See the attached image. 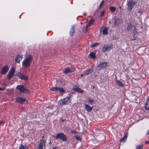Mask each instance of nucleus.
Here are the masks:
<instances>
[{"instance_id":"obj_47","label":"nucleus","mask_w":149,"mask_h":149,"mask_svg":"<svg viewBox=\"0 0 149 149\" xmlns=\"http://www.w3.org/2000/svg\"><path fill=\"white\" fill-rule=\"evenodd\" d=\"M83 75H84V74H83H83H81V77H82Z\"/></svg>"},{"instance_id":"obj_20","label":"nucleus","mask_w":149,"mask_h":149,"mask_svg":"<svg viewBox=\"0 0 149 149\" xmlns=\"http://www.w3.org/2000/svg\"><path fill=\"white\" fill-rule=\"evenodd\" d=\"M116 83L120 86L123 87L124 86L123 84L120 81L117 80Z\"/></svg>"},{"instance_id":"obj_38","label":"nucleus","mask_w":149,"mask_h":149,"mask_svg":"<svg viewBox=\"0 0 149 149\" xmlns=\"http://www.w3.org/2000/svg\"><path fill=\"white\" fill-rule=\"evenodd\" d=\"M128 134V133H126L125 135L124 136V137H123L125 139H127V135Z\"/></svg>"},{"instance_id":"obj_16","label":"nucleus","mask_w":149,"mask_h":149,"mask_svg":"<svg viewBox=\"0 0 149 149\" xmlns=\"http://www.w3.org/2000/svg\"><path fill=\"white\" fill-rule=\"evenodd\" d=\"M22 58L23 57L22 55H18L15 57V61L18 62L19 63H20V62L22 60Z\"/></svg>"},{"instance_id":"obj_25","label":"nucleus","mask_w":149,"mask_h":149,"mask_svg":"<svg viewBox=\"0 0 149 149\" xmlns=\"http://www.w3.org/2000/svg\"><path fill=\"white\" fill-rule=\"evenodd\" d=\"M145 107L146 110L149 109V100L146 101Z\"/></svg>"},{"instance_id":"obj_5","label":"nucleus","mask_w":149,"mask_h":149,"mask_svg":"<svg viewBox=\"0 0 149 149\" xmlns=\"http://www.w3.org/2000/svg\"><path fill=\"white\" fill-rule=\"evenodd\" d=\"M135 4V3L133 0H130L127 2V8L129 11L130 12L132 11Z\"/></svg>"},{"instance_id":"obj_13","label":"nucleus","mask_w":149,"mask_h":149,"mask_svg":"<svg viewBox=\"0 0 149 149\" xmlns=\"http://www.w3.org/2000/svg\"><path fill=\"white\" fill-rule=\"evenodd\" d=\"M9 69V67L7 65L4 66L2 68L1 70V72L2 74H6L8 72Z\"/></svg>"},{"instance_id":"obj_2","label":"nucleus","mask_w":149,"mask_h":149,"mask_svg":"<svg viewBox=\"0 0 149 149\" xmlns=\"http://www.w3.org/2000/svg\"><path fill=\"white\" fill-rule=\"evenodd\" d=\"M71 99L70 97H66L61 99L58 101V104L60 105H65L70 102Z\"/></svg>"},{"instance_id":"obj_31","label":"nucleus","mask_w":149,"mask_h":149,"mask_svg":"<svg viewBox=\"0 0 149 149\" xmlns=\"http://www.w3.org/2000/svg\"><path fill=\"white\" fill-rule=\"evenodd\" d=\"M75 138L77 140H81V138L79 136L76 135L75 136Z\"/></svg>"},{"instance_id":"obj_34","label":"nucleus","mask_w":149,"mask_h":149,"mask_svg":"<svg viewBox=\"0 0 149 149\" xmlns=\"http://www.w3.org/2000/svg\"><path fill=\"white\" fill-rule=\"evenodd\" d=\"M104 0H103V1H102L101 3L99 6L100 8L102 7V6H103L104 3Z\"/></svg>"},{"instance_id":"obj_26","label":"nucleus","mask_w":149,"mask_h":149,"mask_svg":"<svg viewBox=\"0 0 149 149\" xmlns=\"http://www.w3.org/2000/svg\"><path fill=\"white\" fill-rule=\"evenodd\" d=\"M58 91H59L60 93H62L64 92V90L62 88L58 87Z\"/></svg>"},{"instance_id":"obj_10","label":"nucleus","mask_w":149,"mask_h":149,"mask_svg":"<svg viewBox=\"0 0 149 149\" xmlns=\"http://www.w3.org/2000/svg\"><path fill=\"white\" fill-rule=\"evenodd\" d=\"M15 72V70L13 68H12L9 71L8 74V79H10L13 78Z\"/></svg>"},{"instance_id":"obj_37","label":"nucleus","mask_w":149,"mask_h":149,"mask_svg":"<svg viewBox=\"0 0 149 149\" xmlns=\"http://www.w3.org/2000/svg\"><path fill=\"white\" fill-rule=\"evenodd\" d=\"M91 26V25L89 23L87 24V25H86V27H85V29H86V30H87V28L89 27L90 26Z\"/></svg>"},{"instance_id":"obj_46","label":"nucleus","mask_w":149,"mask_h":149,"mask_svg":"<svg viewBox=\"0 0 149 149\" xmlns=\"http://www.w3.org/2000/svg\"><path fill=\"white\" fill-rule=\"evenodd\" d=\"M3 123V121L0 120V124L2 123Z\"/></svg>"},{"instance_id":"obj_43","label":"nucleus","mask_w":149,"mask_h":149,"mask_svg":"<svg viewBox=\"0 0 149 149\" xmlns=\"http://www.w3.org/2000/svg\"><path fill=\"white\" fill-rule=\"evenodd\" d=\"M146 134L147 135H149V130L147 131Z\"/></svg>"},{"instance_id":"obj_12","label":"nucleus","mask_w":149,"mask_h":149,"mask_svg":"<svg viewBox=\"0 0 149 149\" xmlns=\"http://www.w3.org/2000/svg\"><path fill=\"white\" fill-rule=\"evenodd\" d=\"M94 70L92 68L88 69L86 70L83 72L84 75H88L91 74L93 71Z\"/></svg>"},{"instance_id":"obj_35","label":"nucleus","mask_w":149,"mask_h":149,"mask_svg":"<svg viewBox=\"0 0 149 149\" xmlns=\"http://www.w3.org/2000/svg\"><path fill=\"white\" fill-rule=\"evenodd\" d=\"M100 44L99 43H95L94 44H93L91 45V47H95V46H97V45H99Z\"/></svg>"},{"instance_id":"obj_14","label":"nucleus","mask_w":149,"mask_h":149,"mask_svg":"<svg viewBox=\"0 0 149 149\" xmlns=\"http://www.w3.org/2000/svg\"><path fill=\"white\" fill-rule=\"evenodd\" d=\"M74 91H76L79 93H82L83 91L79 87H78L76 86H75L73 88Z\"/></svg>"},{"instance_id":"obj_29","label":"nucleus","mask_w":149,"mask_h":149,"mask_svg":"<svg viewBox=\"0 0 149 149\" xmlns=\"http://www.w3.org/2000/svg\"><path fill=\"white\" fill-rule=\"evenodd\" d=\"M94 102V100H90V99L88 100V103H90L91 104V105H93Z\"/></svg>"},{"instance_id":"obj_36","label":"nucleus","mask_w":149,"mask_h":149,"mask_svg":"<svg viewBox=\"0 0 149 149\" xmlns=\"http://www.w3.org/2000/svg\"><path fill=\"white\" fill-rule=\"evenodd\" d=\"M119 21V19H116L115 21V23L114 24L116 25H117L118 24V22Z\"/></svg>"},{"instance_id":"obj_19","label":"nucleus","mask_w":149,"mask_h":149,"mask_svg":"<svg viewBox=\"0 0 149 149\" xmlns=\"http://www.w3.org/2000/svg\"><path fill=\"white\" fill-rule=\"evenodd\" d=\"M133 27V25L131 23H130L128 24L127 30L128 31H130L132 29Z\"/></svg>"},{"instance_id":"obj_4","label":"nucleus","mask_w":149,"mask_h":149,"mask_svg":"<svg viewBox=\"0 0 149 149\" xmlns=\"http://www.w3.org/2000/svg\"><path fill=\"white\" fill-rule=\"evenodd\" d=\"M108 64L109 63L107 62H102L98 65V69L100 70L104 69L107 67Z\"/></svg>"},{"instance_id":"obj_33","label":"nucleus","mask_w":149,"mask_h":149,"mask_svg":"<svg viewBox=\"0 0 149 149\" xmlns=\"http://www.w3.org/2000/svg\"><path fill=\"white\" fill-rule=\"evenodd\" d=\"M143 147V146L142 145H138L136 146V149H142V147Z\"/></svg>"},{"instance_id":"obj_1","label":"nucleus","mask_w":149,"mask_h":149,"mask_svg":"<svg viewBox=\"0 0 149 149\" xmlns=\"http://www.w3.org/2000/svg\"><path fill=\"white\" fill-rule=\"evenodd\" d=\"M32 61V57L31 55L26 58L22 62V66L24 68L29 67Z\"/></svg>"},{"instance_id":"obj_3","label":"nucleus","mask_w":149,"mask_h":149,"mask_svg":"<svg viewBox=\"0 0 149 149\" xmlns=\"http://www.w3.org/2000/svg\"><path fill=\"white\" fill-rule=\"evenodd\" d=\"M55 138L56 139H60L64 141H66L67 140V137L63 133H59L56 135Z\"/></svg>"},{"instance_id":"obj_8","label":"nucleus","mask_w":149,"mask_h":149,"mask_svg":"<svg viewBox=\"0 0 149 149\" xmlns=\"http://www.w3.org/2000/svg\"><path fill=\"white\" fill-rule=\"evenodd\" d=\"M112 48V45H109L108 44H107L104 45L102 51L103 52L105 53L106 51H109Z\"/></svg>"},{"instance_id":"obj_6","label":"nucleus","mask_w":149,"mask_h":149,"mask_svg":"<svg viewBox=\"0 0 149 149\" xmlns=\"http://www.w3.org/2000/svg\"><path fill=\"white\" fill-rule=\"evenodd\" d=\"M16 88L21 92L27 93L29 92V91L25 89L24 87L22 85H18Z\"/></svg>"},{"instance_id":"obj_21","label":"nucleus","mask_w":149,"mask_h":149,"mask_svg":"<svg viewBox=\"0 0 149 149\" xmlns=\"http://www.w3.org/2000/svg\"><path fill=\"white\" fill-rule=\"evenodd\" d=\"M89 56L90 57L92 58H96V56L95 55V53L92 52L90 53Z\"/></svg>"},{"instance_id":"obj_27","label":"nucleus","mask_w":149,"mask_h":149,"mask_svg":"<svg viewBox=\"0 0 149 149\" xmlns=\"http://www.w3.org/2000/svg\"><path fill=\"white\" fill-rule=\"evenodd\" d=\"M58 87H55L52 88H50V90L52 91H58Z\"/></svg>"},{"instance_id":"obj_39","label":"nucleus","mask_w":149,"mask_h":149,"mask_svg":"<svg viewBox=\"0 0 149 149\" xmlns=\"http://www.w3.org/2000/svg\"><path fill=\"white\" fill-rule=\"evenodd\" d=\"M125 139L123 138L120 139V141L121 142H125Z\"/></svg>"},{"instance_id":"obj_45","label":"nucleus","mask_w":149,"mask_h":149,"mask_svg":"<svg viewBox=\"0 0 149 149\" xmlns=\"http://www.w3.org/2000/svg\"><path fill=\"white\" fill-rule=\"evenodd\" d=\"M18 72H17L16 73V75H17L18 76L19 75V74H18Z\"/></svg>"},{"instance_id":"obj_30","label":"nucleus","mask_w":149,"mask_h":149,"mask_svg":"<svg viewBox=\"0 0 149 149\" xmlns=\"http://www.w3.org/2000/svg\"><path fill=\"white\" fill-rule=\"evenodd\" d=\"M105 13V10H103L101 13L100 15V17H102L104 16V15Z\"/></svg>"},{"instance_id":"obj_44","label":"nucleus","mask_w":149,"mask_h":149,"mask_svg":"<svg viewBox=\"0 0 149 149\" xmlns=\"http://www.w3.org/2000/svg\"><path fill=\"white\" fill-rule=\"evenodd\" d=\"M5 90V89L4 88H0V90H1V91H3Z\"/></svg>"},{"instance_id":"obj_40","label":"nucleus","mask_w":149,"mask_h":149,"mask_svg":"<svg viewBox=\"0 0 149 149\" xmlns=\"http://www.w3.org/2000/svg\"><path fill=\"white\" fill-rule=\"evenodd\" d=\"M71 133H75V134L76 133V132L74 130H72L71 131Z\"/></svg>"},{"instance_id":"obj_22","label":"nucleus","mask_w":149,"mask_h":149,"mask_svg":"<svg viewBox=\"0 0 149 149\" xmlns=\"http://www.w3.org/2000/svg\"><path fill=\"white\" fill-rule=\"evenodd\" d=\"M108 28L107 27H105L103 30V34L104 35H107L108 34Z\"/></svg>"},{"instance_id":"obj_15","label":"nucleus","mask_w":149,"mask_h":149,"mask_svg":"<svg viewBox=\"0 0 149 149\" xmlns=\"http://www.w3.org/2000/svg\"><path fill=\"white\" fill-rule=\"evenodd\" d=\"M18 74H19V75L18 76V77H19L21 79L26 80L28 79V77L24 75L23 74H21L19 72H18Z\"/></svg>"},{"instance_id":"obj_48","label":"nucleus","mask_w":149,"mask_h":149,"mask_svg":"<svg viewBox=\"0 0 149 149\" xmlns=\"http://www.w3.org/2000/svg\"><path fill=\"white\" fill-rule=\"evenodd\" d=\"M140 49H139L138 50H140Z\"/></svg>"},{"instance_id":"obj_17","label":"nucleus","mask_w":149,"mask_h":149,"mask_svg":"<svg viewBox=\"0 0 149 149\" xmlns=\"http://www.w3.org/2000/svg\"><path fill=\"white\" fill-rule=\"evenodd\" d=\"M85 109L88 112H89L91 111L92 110L93 107H90L89 105L87 104H85Z\"/></svg>"},{"instance_id":"obj_42","label":"nucleus","mask_w":149,"mask_h":149,"mask_svg":"<svg viewBox=\"0 0 149 149\" xmlns=\"http://www.w3.org/2000/svg\"><path fill=\"white\" fill-rule=\"evenodd\" d=\"M145 142L146 143V144H148V143H149V141H145Z\"/></svg>"},{"instance_id":"obj_41","label":"nucleus","mask_w":149,"mask_h":149,"mask_svg":"<svg viewBox=\"0 0 149 149\" xmlns=\"http://www.w3.org/2000/svg\"><path fill=\"white\" fill-rule=\"evenodd\" d=\"M52 149H58L57 147H54Z\"/></svg>"},{"instance_id":"obj_32","label":"nucleus","mask_w":149,"mask_h":149,"mask_svg":"<svg viewBox=\"0 0 149 149\" xmlns=\"http://www.w3.org/2000/svg\"><path fill=\"white\" fill-rule=\"evenodd\" d=\"M94 22V20L93 19H91L90 20L89 23L91 25L93 24Z\"/></svg>"},{"instance_id":"obj_24","label":"nucleus","mask_w":149,"mask_h":149,"mask_svg":"<svg viewBox=\"0 0 149 149\" xmlns=\"http://www.w3.org/2000/svg\"><path fill=\"white\" fill-rule=\"evenodd\" d=\"M109 9L110 11L112 12H115L116 10V8L115 6H110L109 7Z\"/></svg>"},{"instance_id":"obj_18","label":"nucleus","mask_w":149,"mask_h":149,"mask_svg":"<svg viewBox=\"0 0 149 149\" xmlns=\"http://www.w3.org/2000/svg\"><path fill=\"white\" fill-rule=\"evenodd\" d=\"M75 26L74 24L72 25L71 28L70 29V34L71 36H72L74 33Z\"/></svg>"},{"instance_id":"obj_28","label":"nucleus","mask_w":149,"mask_h":149,"mask_svg":"<svg viewBox=\"0 0 149 149\" xmlns=\"http://www.w3.org/2000/svg\"><path fill=\"white\" fill-rule=\"evenodd\" d=\"M133 27H134V29L133 30V32L134 33H138L139 32V30L136 28V26L134 25H133Z\"/></svg>"},{"instance_id":"obj_11","label":"nucleus","mask_w":149,"mask_h":149,"mask_svg":"<svg viewBox=\"0 0 149 149\" xmlns=\"http://www.w3.org/2000/svg\"><path fill=\"white\" fill-rule=\"evenodd\" d=\"M46 141L42 140L40 141V143L38 147V149H45L46 146L45 143Z\"/></svg>"},{"instance_id":"obj_7","label":"nucleus","mask_w":149,"mask_h":149,"mask_svg":"<svg viewBox=\"0 0 149 149\" xmlns=\"http://www.w3.org/2000/svg\"><path fill=\"white\" fill-rule=\"evenodd\" d=\"M15 99L16 102L20 104L26 103L27 102V101L25 99L22 97L16 98Z\"/></svg>"},{"instance_id":"obj_9","label":"nucleus","mask_w":149,"mask_h":149,"mask_svg":"<svg viewBox=\"0 0 149 149\" xmlns=\"http://www.w3.org/2000/svg\"><path fill=\"white\" fill-rule=\"evenodd\" d=\"M75 70L74 68H71L70 67H67L63 69L62 71L65 74H68L70 72H73Z\"/></svg>"},{"instance_id":"obj_23","label":"nucleus","mask_w":149,"mask_h":149,"mask_svg":"<svg viewBox=\"0 0 149 149\" xmlns=\"http://www.w3.org/2000/svg\"><path fill=\"white\" fill-rule=\"evenodd\" d=\"M28 147L26 145L24 146L22 144H21L18 149H28Z\"/></svg>"}]
</instances>
